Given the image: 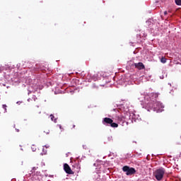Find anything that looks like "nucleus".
I'll list each match as a JSON object with an SVG mask.
<instances>
[{
    "instance_id": "22",
    "label": "nucleus",
    "mask_w": 181,
    "mask_h": 181,
    "mask_svg": "<svg viewBox=\"0 0 181 181\" xmlns=\"http://www.w3.org/2000/svg\"><path fill=\"white\" fill-rule=\"evenodd\" d=\"M83 80H86V76H83Z\"/></svg>"
},
{
    "instance_id": "24",
    "label": "nucleus",
    "mask_w": 181,
    "mask_h": 181,
    "mask_svg": "<svg viewBox=\"0 0 181 181\" xmlns=\"http://www.w3.org/2000/svg\"><path fill=\"white\" fill-rule=\"evenodd\" d=\"M93 80H94V81H95L96 79L93 78Z\"/></svg>"
},
{
    "instance_id": "1",
    "label": "nucleus",
    "mask_w": 181,
    "mask_h": 181,
    "mask_svg": "<svg viewBox=\"0 0 181 181\" xmlns=\"http://www.w3.org/2000/svg\"><path fill=\"white\" fill-rule=\"evenodd\" d=\"M159 95L158 93H151L144 94H140L139 97V101L141 103V105L143 106V108L147 110V111H156V112H162L165 105L160 102H158Z\"/></svg>"
},
{
    "instance_id": "3",
    "label": "nucleus",
    "mask_w": 181,
    "mask_h": 181,
    "mask_svg": "<svg viewBox=\"0 0 181 181\" xmlns=\"http://www.w3.org/2000/svg\"><path fill=\"white\" fill-rule=\"evenodd\" d=\"M102 123L106 127H111L112 128H118V124L114 122V120L110 117H105L103 119Z\"/></svg>"
},
{
    "instance_id": "5",
    "label": "nucleus",
    "mask_w": 181,
    "mask_h": 181,
    "mask_svg": "<svg viewBox=\"0 0 181 181\" xmlns=\"http://www.w3.org/2000/svg\"><path fill=\"white\" fill-rule=\"evenodd\" d=\"M122 170H123V172L126 173L127 176H131V175H135V173H136V170H135V168H131L127 165H124L122 168Z\"/></svg>"
},
{
    "instance_id": "23",
    "label": "nucleus",
    "mask_w": 181,
    "mask_h": 181,
    "mask_svg": "<svg viewBox=\"0 0 181 181\" xmlns=\"http://www.w3.org/2000/svg\"><path fill=\"white\" fill-rule=\"evenodd\" d=\"M45 146V148H49V146Z\"/></svg>"
},
{
    "instance_id": "21",
    "label": "nucleus",
    "mask_w": 181,
    "mask_h": 181,
    "mask_svg": "<svg viewBox=\"0 0 181 181\" xmlns=\"http://www.w3.org/2000/svg\"><path fill=\"white\" fill-rule=\"evenodd\" d=\"M16 131H17V132H19V129H16Z\"/></svg>"
},
{
    "instance_id": "10",
    "label": "nucleus",
    "mask_w": 181,
    "mask_h": 181,
    "mask_svg": "<svg viewBox=\"0 0 181 181\" xmlns=\"http://www.w3.org/2000/svg\"><path fill=\"white\" fill-rule=\"evenodd\" d=\"M51 121H53V122H57V118L54 117V115H50Z\"/></svg>"
},
{
    "instance_id": "8",
    "label": "nucleus",
    "mask_w": 181,
    "mask_h": 181,
    "mask_svg": "<svg viewBox=\"0 0 181 181\" xmlns=\"http://www.w3.org/2000/svg\"><path fill=\"white\" fill-rule=\"evenodd\" d=\"M139 117V115H135V113H131L129 115V119H132V121H134V122H136V121H138V119Z\"/></svg>"
},
{
    "instance_id": "19",
    "label": "nucleus",
    "mask_w": 181,
    "mask_h": 181,
    "mask_svg": "<svg viewBox=\"0 0 181 181\" xmlns=\"http://www.w3.org/2000/svg\"><path fill=\"white\" fill-rule=\"evenodd\" d=\"M164 15H168V11H165Z\"/></svg>"
},
{
    "instance_id": "15",
    "label": "nucleus",
    "mask_w": 181,
    "mask_h": 181,
    "mask_svg": "<svg viewBox=\"0 0 181 181\" xmlns=\"http://www.w3.org/2000/svg\"><path fill=\"white\" fill-rule=\"evenodd\" d=\"M2 107L4 108L5 112H6V105H3Z\"/></svg>"
},
{
    "instance_id": "13",
    "label": "nucleus",
    "mask_w": 181,
    "mask_h": 181,
    "mask_svg": "<svg viewBox=\"0 0 181 181\" xmlns=\"http://www.w3.org/2000/svg\"><path fill=\"white\" fill-rule=\"evenodd\" d=\"M31 149H32L33 152H35L36 151V146L35 145H33L31 146Z\"/></svg>"
},
{
    "instance_id": "20",
    "label": "nucleus",
    "mask_w": 181,
    "mask_h": 181,
    "mask_svg": "<svg viewBox=\"0 0 181 181\" xmlns=\"http://www.w3.org/2000/svg\"><path fill=\"white\" fill-rule=\"evenodd\" d=\"M59 127L60 129H62V125L59 124Z\"/></svg>"
},
{
    "instance_id": "4",
    "label": "nucleus",
    "mask_w": 181,
    "mask_h": 181,
    "mask_svg": "<svg viewBox=\"0 0 181 181\" xmlns=\"http://www.w3.org/2000/svg\"><path fill=\"white\" fill-rule=\"evenodd\" d=\"M165 172V168H160L154 171L153 176L156 177V180L160 181L163 179Z\"/></svg>"
},
{
    "instance_id": "14",
    "label": "nucleus",
    "mask_w": 181,
    "mask_h": 181,
    "mask_svg": "<svg viewBox=\"0 0 181 181\" xmlns=\"http://www.w3.org/2000/svg\"><path fill=\"white\" fill-rule=\"evenodd\" d=\"M42 152H43V153H42L41 155H46L47 151H46V150L45 151V148H43V149H42Z\"/></svg>"
},
{
    "instance_id": "17",
    "label": "nucleus",
    "mask_w": 181,
    "mask_h": 181,
    "mask_svg": "<svg viewBox=\"0 0 181 181\" xmlns=\"http://www.w3.org/2000/svg\"><path fill=\"white\" fill-rule=\"evenodd\" d=\"M33 99L34 100V101H36V96H33Z\"/></svg>"
},
{
    "instance_id": "12",
    "label": "nucleus",
    "mask_w": 181,
    "mask_h": 181,
    "mask_svg": "<svg viewBox=\"0 0 181 181\" xmlns=\"http://www.w3.org/2000/svg\"><path fill=\"white\" fill-rule=\"evenodd\" d=\"M166 58H165V57H162L161 59H160V62H162V63H163V64H165V63H166Z\"/></svg>"
},
{
    "instance_id": "6",
    "label": "nucleus",
    "mask_w": 181,
    "mask_h": 181,
    "mask_svg": "<svg viewBox=\"0 0 181 181\" xmlns=\"http://www.w3.org/2000/svg\"><path fill=\"white\" fill-rule=\"evenodd\" d=\"M72 168H74L76 170V172H80V170L81 169V166L80 165V160H75L72 162Z\"/></svg>"
},
{
    "instance_id": "11",
    "label": "nucleus",
    "mask_w": 181,
    "mask_h": 181,
    "mask_svg": "<svg viewBox=\"0 0 181 181\" xmlns=\"http://www.w3.org/2000/svg\"><path fill=\"white\" fill-rule=\"evenodd\" d=\"M176 5L181 6V0H175Z\"/></svg>"
},
{
    "instance_id": "9",
    "label": "nucleus",
    "mask_w": 181,
    "mask_h": 181,
    "mask_svg": "<svg viewBox=\"0 0 181 181\" xmlns=\"http://www.w3.org/2000/svg\"><path fill=\"white\" fill-rule=\"evenodd\" d=\"M134 66L138 70H144V69H145V65H144L142 62L136 63Z\"/></svg>"
},
{
    "instance_id": "7",
    "label": "nucleus",
    "mask_w": 181,
    "mask_h": 181,
    "mask_svg": "<svg viewBox=\"0 0 181 181\" xmlns=\"http://www.w3.org/2000/svg\"><path fill=\"white\" fill-rule=\"evenodd\" d=\"M64 170L68 175H73V171L71 170V168H70L69 164H64Z\"/></svg>"
},
{
    "instance_id": "25",
    "label": "nucleus",
    "mask_w": 181,
    "mask_h": 181,
    "mask_svg": "<svg viewBox=\"0 0 181 181\" xmlns=\"http://www.w3.org/2000/svg\"><path fill=\"white\" fill-rule=\"evenodd\" d=\"M83 73H84V72H82V74H81L82 75H83Z\"/></svg>"
},
{
    "instance_id": "18",
    "label": "nucleus",
    "mask_w": 181,
    "mask_h": 181,
    "mask_svg": "<svg viewBox=\"0 0 181 181\" xmlns=\"http://www.w3.org/2000/svg\"><path fill=\"white\" fill-rule=\"evenodd\" d=\"M28 103H30V101H32V99L31 98H28Z\"/></svg>"
},
{
    "instance_id": "2",
    "label": "nucleus",
    "mask_w": 181,
    "mask_h": 181,
    "mask_svg": "<svg viewBox=\"0 0 181 181\" xmlns=\"http://www.w3.org/2000/svg\"><path fill=\"white\" fill-rule=\"evenodd\" d=\"M128 111H124L122 112V114L119 116H117L115 119L117 121L120 125H128V122H127V117H128Z\"/></svg>"
},
{
    "instance_id": "16",
    "label": "nucleus",
    "mask_w": 181,
    "mask_h": 181,
    "mask_svg": "<svg viewBox=\"0 0 181 181\" xmlns=\"http://www.w3.org/2000/svg\"><path fill=\"white\" fill-rule=\"evenodd\" d=\"M35 170H36V167H33L31 172L32 173H33V172H35Z\"/></svg>"
}]
</instances>
